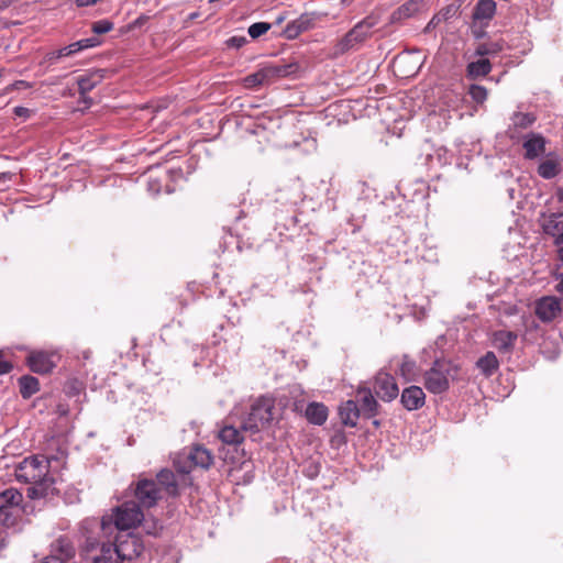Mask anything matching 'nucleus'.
I'll return each mask as SVG.
<instances>
[{
    "label": "nucleus",
    "instance_id": "412c9836",
    "mask_svg": "<svg viewBox=\"0 0 563 563\" xmlns=\"http://www.w3.org/2000/svg\"><path fill=\"white\" fill-rule=\"evenodd\" d=\"M75 548L68 538L60 537L52 544L51 554H55L64 563H69L75 558Z\"/></svg>",
    "mask_w": 563,
    "mask_h": 563
},
{
    "label": "nucleus",
    "instance_id": "c756f323",
    "mask_svg": "<svg viewBox=\"0 0 563 563\" xmlns=\"http://www.w3.org/2000/svg\"><path fill=\"white\" fill-rule=\"evenodd\" d=\"M19 386L22 397L30 398L38 391L40 383L37 378L30 375H24L19 379Z\"/></svg>",
    "mask_w": 563,
    "mask_h": 563
},
{
    "label": "nucleus",
    "instance_id": "f3484780",
    "mask_svg": "<svg viewBox=\"0 0 563 563\" xmlns=\"http://www.w3.org/2000/svg\"><path fill=\"white\" fill-rule=\"evenodd\" d=\"M316 15L313 13H303L296 20L286 25L285 34L288 38H296L301 33L312 29L316 23Z\"/></svg>",
    "mask_w": 563,
    "mask_h": 563
},
{
    "label": "nucleus",
    "instance_id": "c03bdc74",
    "mask_svg": "<svg viewBox=\"0 0 563 563\" xmlns=\"http://www.w3.org/2000/svg\"><path fill=\"white\" fill-rule=\"evenodd\" d=\"M12 369V364L4 361L0 355V375L7 374Z\"/></svg>",
    "mask_w": 563,
    "mask_h": 563
},
{
    "label": "nucleus",
    "instance_id": "5701e85b",
    "mask_svg": "<svg viewBox=\"0 0 563 563\" xmlns=\"http://www.w3.org/2000/svg\"><path fill=\"white\" fill-rule=\"evenodd\" d=\"M517 333L512 331L499 330L493 334V344L499 352H510L517 340Z\"/></svg>",
    "mask_w": 563,
    "mask_h": 563
},
{
    "label": "nucleus",
    "instance_id": "ea45409f",
    "mask_svg": "<svg viewBox=\"0 0 563 563\" xmlns=\"http://www.w3.org/2000/svg\"><path fill=\"white\" fill-rule=\"evenodd\" d=\"M247 43L245 36H232L227 41V46L231 48H241Z\"/></svg>",
    "mask_w": 563,
    "mask_h": 563
},
{
    "label": "nucleus",
    "instance_id": "423d86ee",
    "mask_svg": "<svg viewBox=\"0 0 563 563\" xmlns=\"http://www.w3.org/2000/svg\"><path fill=\"white\" fill-rule=\"evenodd\" d=\"M212 463L213 456L211 452L201 445H195L188 451L179 453L174 460L177 473L184 475V484H191L189 474L192 470H208Z\"/></svg>",
    "mask_w": 563,
    "mask_h": 563
},
{
    "label": "nucleus",
    "instance_id": "9b49d317",
    "mask_svg": "<svg viewBox=\"0 0 563 563\" xmlns=\"http://www.w3.org/2000/svg\"><path fill=\"white\" fill-rule=\"evenodd\" d=\"M374 390L377 397L384 401H391L399 394L395 377L385 371H379L375 376Z\"/></svg>",
    "mask_w": 563,
    "mask_h": 563
},
{
    "label": "nucleus",
    "instance_id": "c9c22d12",
    "mask_svg": "<svg viewBox=\"0 0 563 563\" xmlns=\"http://www.w3.org/2000/svg\"><path fill=\"white\" fill-rule=\"evenodd\" d=\"M459 11V5L452 3L444 8H442L437 14L440 16L442 21H448L456 15Z\"/></svg>",
    "mask_w": 563,
    "mask_h": 563
},
{
    "label": "nucleus",
    "instance_id": "1a4fd4ad",
    "mask_svg": "<svg viewBox=\"0 0 563 563\" xmlns=\"http://www.w3.org/2000/svg\"><path fill=\"white\" fill-rule=\"evenodd\" d=\"M296 66L289 65H276L266 66L254 74H251L244 78V86L246 88H254L264 85L268 80L275 77H286L292 73V68Z\"/></svg>",
    "mask_w": 563,
    "mask_h": 563
},
{
    "label": "nucleus",
    "instance_id": "72a5a7b5",
    "mask_svg": "<svg viewBox=\"0 0 563 563\" xmlns=\"http://www.w3.org/2000/svg\"><path fill=\"white\" fill-rule=\"evenodd\" d=\"M468 93L477 103H483L487 99V89L479 85H471Z\"/></svg>",
    "mask_w": 563,
    "mask_h": 563
},
{
    "label": "nucleus",
    "instance_id": "ddd939ff",
    "mask_svg": "<svg viewBox=\"0 0 563 563\" xmlns=\"http://www.w3.org/2000/svg\"><path fill=\"white\" fill-rule=\"evenodd\" d=\"M534 312L540 321L552 322L562 312L561 301L554 296L542 297L536 301Z\"/></svg>",
    "mask_w": 563,
    "mask_h": 563
},
{
    "label": "nucleus",
    "instance_id": "f03ea898",
    "mask_svg": "<svg viewBox=\"0 0 563 563\" xmlns=\"http://www.w3.org/2000/svg\"><path fill=\"white\" fill-rule=\"evenodd\" d=\"M64 457V452L51 456L32 455L19 463L15 468V477L20 482L33 485L27 489L31 498H42L48 495L54 484L51 474L52 463L63 462Z\"/></svg>",
    "mask_w": 563,
    "mask_h": 563
},
{
    "label": "nucleus",
    "instance_id": "49530a36",
    "mask_svg": "<svg viewBox=\"0 0 563 563\" xmlns=\"http://www.w3.org/2000/svg\"><path fill=\"white\" fill-rule=\"evenodd\" d=\"M42 563H64V562H62L55 554H49L48 556L44 558Z\"/></svg>",
    "mask_w": 563,
    "mask_h": 563
},
{
    "label": "nucleus",
    "instance_id": "2eb2a0df",
    "mask_svg": "<svg viewBox=\"0 0 563 563\" xmlns=\"http://www.w3.org/2000/svg\"><path fill=\"white\" fill-rule=\"evenodd\" d=\"M54 355L43 351L31 352L26 358L31 371L46 374L55 367Z\"/></svg>",
    "mask_w": 563,
    "mask_h": 563
},
{
    "label": "nucleus",
    "instance_id": "864d4df0",
    "mask_svg": "<svg viewBox=\"0 0 563 563\" xmlns=\"http://www.w3.org/2000/svg\"><path fill=\"white\" fill-rule=\"evenodd\" d=\"M401 10H404V11H405V10H406V11H408V5H402Z\"/></svg>",
    "mask_w": 563,
    "mask_h": 563
},
{
    "label": "nucleus",
    "instance_id": "39448f33",
    "mask_svg": "<svg viewBox=\"0 0 563 563\" xmlns=\"http://www.w3.org/2000/svg\"><path fill=\"white\" fill-rule=\"evenodd\" d=\"M378 404L369 390H358L355 399H350L339 407L341 422L368 420L377 415Z\"/></svg>",
    "mask_w": 563,
    "mask_h": 563
},
{
    "label": "nucleus",
    "instance_id": "79ce46f5",
    "mask_svg": "<svg viewBox=\"0 0 563 563\" xmlns=\"http://www.w3.org/2000/svg\"><path fill=\"white\" fill-rule=\"evenodd\" d=\"M13 112L16 117L23 118L24 120L29 119L32 114V110L25 107H15Z\"/></svg>",
    "mask_w": 563,
    "mask_h": 563
},
{
    "label": "nucleus",
    "instance_id": "f8f14e48",
    "mask_svg": "<svg viewBox=\"0 0 563 563\" xmlns=\"http://www.w3.org/2000/svg\"><path fill=\"white\" fill-rule=\"evenodd\" d=\"M135 497L139 506L151 508L162 498L161 488L152 479H142L135 487Z\"/></svg>",
    "mask_w": 563,
    "mask_h": 563
},
{
    "label": "nucleus",
    "instance_id": "5fc2aeb1",
    "mask_svg": "<svg viewBox=\"0 0 563 563\" xmlns=\"http://www.w3.org/2000/svg\"><path fill=\"white\" fill-rule=\"evenodd\" d=\"M561 335H562V338H563V325H562V329H561Z\"/></svg>",
    "mask_w": 563,
    "mask_h": 563
},
{
    "label": "nucleus",
    "instance_id": "4c0bfd02",
    "mask_svg": "<svg viewBox=\"0 0 563 563\" xmlns=\"http://www.w3.org/2000/svg\"><path fill=\"white\" fill-rule=\"evenodd\" d=\"M113 27L112 22L109 20H100L92 24V31L96 34H104L111 31Z\"/></svg>",
    "mask_w": 563,
    "mask_h": 563
},
{
    "label": "nucleus",
    "instance_id": "58836bf2",
    "mask_svg": "<svg viewBox=\"0 0 563 563\" xmlns=\"http://www.w3.org/2000/svg\"><path fill=\"white\" fill-rule=\"evenodd\" d=\"M73 56L71 49L68 48V45L65 47H62L58 51L52 52L47 55V60L49 63H54L55 60L62 58V57H68Z\"/></svg>",
    "mask_w": 563,
    "mask_h": 563
},
{
    "label": "nucleus",
    "instance_id": "c85d7f7f",
    "mask_svg": "<svg viewBox=\"0 0 563 563\" xmlns=\"http://www.w3.org/2000/svg\"><path fill=\"white\" fill-rule=\"evenodd\" d=\"M219 438L228 444H238L243 440L242 430L235 424H224L219 431Z\"/></svg>",
    "mask_w": 563,
    "mask_h": 563
},
{
    "label": "nucleus",
    "instance_id": "8fccbe9b",
    "mask_svg": "<svg viewBox=\"0 0 563 563\" xmlns=\"http://www.w3.org/2000/svg\"><path fill=\"white\" fill-rule=\"evenodd\" d=\"M556 198L559 202H563V188L558 189Z\"/></svg>",
    "mask_w": 563,
    "mask_h": 563
},
{
    "label": "nucleus",
    "instance_id": "f704fd0d",
    "mask_svg": "<svg viewBox=\"0 0 563 563\" xmlns=\"http://www.w3.org/2000/svg\"><path fill=\"white\" fill-rule=\"evenodd\" d=\"M269 29H271L269 23L256 22V23H253L252 25H250L249 35L252 38H257V37L262 36L263 34H265L266 32H268Z\"/></svg>",
    "mask_w": 563,
    "mask_h": 563
},
{
    "label": "nucleus",
    "instance_id": "cd10ccee",
    "mask_svg": "<svg viewBox=\"0 0 563 563\" xmlns=\"http://www.w3.org/2000/svg\"><path fill=\"white\" fill-rule=\"evenodd\" d=\"M478 369L486 376H492L498 369V360L493 352H487L476 363Z\"/></svg>",
    "mask_w": 563,
    "mask_h": 563
},
{
    "label": "nucleus",
    "instance_id": "a19ab883",
    "mask_svg": "<svg viewBox=\"0 0 563 563\" xmlns=\"http://www.w3.org/2000/svg\"><path fill=\"white\" fill-rule=\"evenodd\" d=\"M56 412L58 413V418L59 419H62V418H70V416H69V408L65 404L57 405ZM76 418H77L76 416H74V417L71 416V419H76Z\"/></svg>",
    "mask_w": 563,
    "mask_h": 563
},
{
    "label": "nucleus",
    "instance_id": "09e8293b",
    "mask_svg": "<svg viewBox=\"0 0 563 563\" xmlns=\"http://www.w3.org/2000/svg\"><path fill=\"white\" fill-rule=\"evenodd\" d=\"M558 247V257L563 263V243L556 244Z\"/></svg>",
    "mask_w": 563,
    "mask_h": 563
},
{
    "label": "nucleus",
    "instance_id": "7ed1b4c3",
    "mask_svg": "<svg viewBox=\"0 0 563 563\" xmlns=\"http://www.w3.org/2000/svg\"><path fill=\"white\" fill-rule=\"evenodd\" d=\"M144 519L140 506L135 501H126L113 510L112 515L103 516L101 521L87 518L80 523L81 534H101L110 539L114 531H128Z\"/></svg>",
    "mask_w": 563,
    "mask_h": 563
},
{
    "label": "nucleus",
    "instance_id": "6e6552de",
    "mask_svg": "<svg viewBox=\"0 0 563 563\" xmlns=\"http://www.w3.org/2000/svg\"><path fill=\"white\" fill-rule=\"evenodd\" d=\"M451 364L445 360H437L424 373V387L432 394H442L450 387Z\"/></svg>",
    "mask_w": 563,
    "mask_h": 563
},
{
    "label": "nucleus",
    "instance_id": "6ab92c4d",
    "mask_svg": "<svg viewBox=\"0 0 563 563\" xmlns=\"http://www.w3.org/2000/svg\"><path fill=\"white\" fill-rule=\"evenodd\" d=\"M545 139L538 133H529L526 135L522 147L525 150V158L534 159L545 152Z\"/></svg>",
    "mask_w": 563,
    "mask_h": 563
},
{
    "label": "nucleus",
    "instance_id": "9d476101",
    "mask_svg": "<svg viewBox=\"0 0 563 563\" xmlns=\"http://www.w3.org/2000/svg\"><path fill=\"white\" fill-rule=\"evenodd\" d=\"M22 501V494L15 488H8L0 493V522L4 526L14 523L12 512Z\"/></svg>",
    "mask_w": 563,
    "mask_h": 563
},
{
    "label": "nucleus",
    "instance_id": "37998d69",
    "mask_svg": "<svg viewBox=\"0 0 563 563\" xmlns=\"http://www.w3.org/2000/svg\"><path fill=\"white\" fill-rule=\"evenodd\" d=\"M441 22H443L440 16L435 13L432 19L428 22V24L424 27V32L429 33L433 29H435Z\"/></svg>",
    "mask_w": 563,
    "mask_h": 563
},
{
    "label": "nucleus",
    "instance_id": "20e7f679",
    "mask_svg": "<svg viewBox=\"0 0 563 563\" xmlns=\"http://www.w3.org/2000/svg\"><path fill=\"white\" fill-rule=\"evenodd\" d=\"M288 399L260 396L234 407L232 416L242 422H279L287 419Z\"/></svg>",
    "mask_w": 563,
    "mask_h": 563
},
{
    "label": "nucleus",
    "instance_id": "dca6fc26",
    "mask_svg": "<svg viewBox=\"0 0 563 563\" xmlns=\"http://www.w3.org/2000/svg\"><path fill=\"white\" fill-rule=\"evenodd\" d=\"M391 362L396 366L395 373L406 382H413L419 376V367L416 361L409 355L404 354L399 357H395Z\"/></svg>",
    "mask_w": 563,
    "mask_h": 563
},
{
    "label": "nucleus",
    "instance_id": "de8ad7c7",
    "mask_svg": "<svg viewBox=\"0 0 563 563\" xmlns=\"http://www.w3.org/2000/svg\"><path fill=\"white\" fill-rule=\"evenodd\" d=\"M97 1L98 0H76V4L78 7H88L95 4Z\"/></svg>",
    "mask_w": 563,
    "mask_h": 563
},
{
    "label": "nucleus",
    "instance_id": "f257e3e1",
    "mask_svg": "<svg viewBox=\"0 0 563 563\" xmlns=\"http://www.w3.org/2000/svg\"><path fill=\"white\" fill-rule=\"evenodd\" d=\"M98 534H82V558L86 563H121L137 558L143 551L141 539L129 531H118L114 543H100Z\"/></svg>",
    "mask_w": 563,
    "mask_h": 563
},
{
    "label": "nucleus",
    "instance_id": "4be33fe9",
    "mask_svg": "<svg viewBox=\"0 0 563 563\" xmlns=\"http://www.w3.org/2000/svg\"><path fill=\"white\" fill-rule=\"evenodd\" d=\"M496 13V2L494 0H479L473 10V19L484 22L485 25L494 18Z\"/></svg>",
    "mask_w": 563,
    "mask_h": 563
},
{
    "label": "nucleus",
    "instance_id": "bb28decb",
    "mask_svg": "<svg viewBox=\"0 0 563 563\" xmlns=\"http://www.w3.org/2000/svg\"><path fill=\"white\" fill-rule=\"evenodd\" d=\"M492 71V64L487 58H479L471 62L466 67V76L471 79L485 77Z\"/></svg>",
    "mask_w": 563,
    "mask_h": 563
},
{
    "label": "nucleus",
    "instance_id": "7c9ffc66",
    "mask_svg": "<svg viewBox=\"0 0 563 563\" xmlns=\"http://www.w3.org/2000/svg\"><path fill=\"white\" fill-rule=\"evenodd\" d=\"M536 120H537V118L533 113H522V112H516V113H514V115L511 118L514 126L520 128V129H527V128L531 126Z\"/></svg>",
    "mask_w": 563,
    "mask_h": 563
},
{
    "label": "nucleus",
    "instance_id": "603ef678",
    "mask_svg": "<svg viewBox=\"0 0 563 563\" xmlns=\"http://www.w3.org/2000/svg\"><path fill=\"white\" fill-rule=\"evenodd\" d=\"M15 85H16V86H25V85H26V82H25V81H23V80H20V81H16V82H15Z\"/></svg>",
    "mask_w": 563,
    "mask_h": 563
},
{
    "label": "nucleus",
    "instance_id": "393cba45",
    "mask_svg": "<svg viewBox=\"0 0 563 563\" xmlns=\"http://www.w3.org/2000/svg\"><path fill=\"white\" fill-rule=\"evenodd\" d=\"M103 79L102 70H96L93 73L79 76L77 79L78 90L81 96H85L91 91Z\"/></svg>",
    "mask_w": 563,
    "mask_h": 563
},
{
    "label": "nucleus",
    "instance_id": "aec40b11",
    "mask_svg": "<svg viewBox=\"0 0 563 563\" xmlns=\"http://www.w3.org/2000/svg\"><path fill=\"white\" fill-rule=\"evenodd\" d=\"M426 394L419 386L412 385L401 393V404L407 410H417L424 405Z\"/></svg>",
    "mask_w": 563,
    "mask_h": 563
},
{
    "label": "nucleus",
    "instance_id": "4468645a",
    "mask_svg": "<svg viewBox=\"0 0 563 563\" xmlns=\"http://www.w3.org/2000/svg\"><path fill=\"white\" fill-rule=\"evenodd\" d=\"M542 229L553 238L554 245L563 243V212H554L543 217Z\"/></svg>",
    "mask_w": 563,
    "mask_h": 563
},
{
    "label": "nucleus",
    "instance_id": "a878e982",
    "mask_svg": "<svg viewBox=\"0 0 563 563\" xmlns=\"http://www.w3.org/2000/svg\"><path fill=\"white\" fill-rule=\"evenodd\" d=\"M329 410L322 402L312 401L305 410V418L308 422H325Z\"/></svg>",
    "mask_w": 563,
    "mask_h": 563
},
{
    "label": "nucleus",
    "instance_id": "6e6d98bb",
    "mask_svg": "<svg viewBox=\"0 0 563 563\" xmlns=\"http://www.w3.org/2000/svg\"><path fill=\"white\" fill-rule=\"evenodd\" d=\"M80 556H82V552L80 553ZM81 560L84 561V563H86V561L84 560V558H81Z\"/></svg>",
    "mask_w": 563,
    "mask_h": 563
},
{
    "label": "nucleus",
    "instance_id": "2f4dec72",
    "mask_svg": "<svg viewBox=\"0 0 563 563\" xmlns=\"http://www.w3.org/2000/svg\"><path fill=\"white\" fill-rule=\"evenodd\" d=\"M503 49L498 43H481L475 49V55L482 58L485 56L497 55Z\"/></svg>",
    "mask_w": 563,
    "mask_h": 563
},
{
    "label": "nucleus",
    "instance_id": "3c124183",
    "mask_svg": "<svg viewBox=\"0 0 563 563\" xmlns=\"http://www.w3.org/2000/svg\"><path fill=\"white\" fill-rule=\"evenodd\" d=\"M556 290L561 294H563V278L556 285Z\"/></svg>",
    "mask_w": 563,
    "mask_h": 563
},
{
    "label": "nucleus",
    "instance_id": "0eeeda50",
    "mask_svg": "<svg viewBox=\"0 0 563 563\" xmlns=\"http://www.w3.org/2000/svg\"><path fill=\"white\" fill-rule=\"evenodd\" d=\"M376 24L377 21L373 16H366L364 20L355 24L352 30L335 43L332 49V56L339 57L352 49H355L371 35V30Z\"/></svg>",
    "mask_w": 563,
    "mask_h": 563
},
{
    "label": "nucleus",
    "instance_id": "a18cd8bd",
    "mask_svg": "<svg viewBox=\"0 0 563 563\" xmlns=\"http://www.w3.org/2000/svg\"><path fill=\"white\" fill-rule=\"evenodd\" d=\"M8 547L7 534L0 533V555Z\"/></svg>",
    "mask_w": 563,
    "mask_h": 563
},
{
    "label": "nucleus",
    "instance_id": "e433bc0d",
    "mask_svg": "<svg viewBox=\"0 0 563 563\" xmlns=\"http://www.w3.org/2000/svg\"><path fill=\"white\" fill-rule=\"evenodd\" d=\"M143 520H144L143 528H144L145 532L151 536H157L162 529V526L159 525V522L155 519H145L144 518Z\"/></svg>",
    "mask_w": 563,
    "mask_h": 563
},
{
    "label": "nucleus",
    "instance_id": "473e14b6",
    "mask_svg": "<svg viewBox=\"0 0 563 563\" xmlns=\"http://www.w3.org/2000/svg\"><path fill=\"white\" fill-rule=\"evenodd\" d=\"M98 44H99L98 38L89 37V38H84V40H80V41L69 44L68 48L71 49L73 55H75V54L81 52L82 49L95 47Z\"/></svg>",
    "mask_w": 563,
    "mask_h": 563
},
{
    "label": "nucleus",
    "instance_id": "a211bd4d",
    "mask_svg": "<svg viewBox=\"0 0 563 563\" xmlns=\"http://www.w3.org/2000/svg\"><path fill=\"white\" fill-rule=\"evenodd\" d=\"M184 475L178 473V477L169 470H162L157 474V482L161 487L170 496H177L179 493V486H187L183 482Z\"/></svg>",
    "mask_w": 563,
    "mask_h": 563
},
{
    "label": "nucleus",
    "instance_id": "b1692460",
    "mask_svg": "<svg viewBox=\"0 0 563 563\" xmlns=\"http://www.w3.org/2000/svg\"><path fill=\"white\" fill-rule=\"evenodd\" d=\"M562 172V164L558 157L548 156L538 166V175L543 179H552Z\"/></svg>",
    "mask_w": 563,
    "mask_h": 563
}]
</instances>
